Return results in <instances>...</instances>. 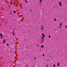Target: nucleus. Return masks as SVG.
<instances>
[{"label":"nucleus","mask_w":67,"mask_h":67,"mask_svg":"<svg viewBox=\"0 0 67 67\" xmlns=\"http://www.w3.org/2000/svg\"><path fill=\"white\" fill-rule=\"evenodd\" d=\"M9 44H7V46H9Z\"/></svg>","instance_id":"21"},{"label":"nucleus","mask_w":67,"mask_h":67,"mask_svg":"<svg viewBox=\"0 0 67 67\" xmlns=\"http://www.w3.org/2000/svg\"><path fill=\"white\" fill-rule=\"evenodd\" d=\"M0 36H1V37H2V36H3V35H2V34H0Z\"/></svg>","instance_id":"6"},{"label":"nucleus","mask_w":67,"mask_h":67,"mask_svg":"<svg viewBox=\"0 0 67 67\" xmlns=\"http://www.w3.org/2000/svg\"><path fill=\"white\" fill-rule=\"evenodd\" d=\"M42 36L44 38L45 37V36H44V35L43 34H42Z\"/></svg>","instance_id":"3"},{"label":"nucleus","mask_w":67,"mask_h":67,"mask_svg":"<svg viewBox=\"0 0 67 67\" xmlns=\"http://www.w3.org/2000/svg\"><path fill=\"white\" fill-rule=\"evenodd\" d=\"M59 5L60 7H62V4L61 3V2H59Z\"/></svg>","instance_id":"2"},{"label":"nucleus","mask_w":67,"mask_h":67,"mask_svg":"<svg viewBox=\"0 0 67 67\" xmlns=\"http://www.w3.org/2000/svg\"><path fill=\"white\" fill-rule=\"evenodd\" d=\"M13 12H14V13H16L15 11L14 10V11H13Z\"/></svg>","instance_id":"10"},{"label":"nucleus","mask_w":67,"mask_h":67,"mask_svg":"<svg viewBox=\"0 0 67 67\" xmlns=\"http://www.w3.org/2000/svg\"><path fill=\"white\" fill-rule=\"evenodd\" d=\"M44 54H43V57H44Z\"/></svg>","instance_id":"19"},{"label":"nucleus","mask_w":67,"mask_h":67,"mask_svg":"<svg viewBox=\"0 0 67 67\" xmlns=\"http://www.w3.org/2000/svg\"><path fill=\"white\" fill-rule=\"evenodd\" d=\"M54 21H55V22H56V19L55 18L54 19Z\"/></svg>","instance_id":"5"},{"label":"nucleus","mask_w":67,"mask_h":67,"mask_svg":"<svg viewBox=\"0 0 67 67\" xmlns=\"http://www.w3.org/2000/svg\"><path fill=\"white\" fill-rule=\"evenodd\" d=\"M38 45L37 44V46H38Z\"/></svg>","instance_id":"22"},{"label":"nucleus","mask_w":67,"mask_h":67,"mask_svg":"<svg viewBox=\"0 0 67 67\" xmlns=\"http://www.w3.org/2000/svg\"><path fill=\"white\" fill-rule=\"evenodd\" d=\"M40 29L41 30H44V27L42 26V27L40 28Z\"/></svg>","instance_id":"1"},{"label":"nucleus","mask_w":67,"mask_h":67,"mask_svg":"<svg viewBox=\"0 0 67 67\" xmlns=\"http://www.w3.org/2000/svg\"><path fill=\"white\" fill-rule=\"evenodd\" d=\"M49 57H51V56H49Z\"/></svg>","instance_id":"27"},{"label":"nucleus","mask_w":67,"mask_h":67,"mask_svg":"<svg viewBox=\"0 0 67 67\" xmlns=\"http://www.w3.org/2000/svg\"><path fill=\"white\" fill-rule=\"evenodd\" d=\"M25 2L26 3H27V1L26 0H25Z\"/></svg>","instance_id":"16"},{"label":"nucleus","mask_w":67,"mask_h":67,"mask_svg":"<svg viewBox=\"0 0 67 67\" xmlns=\"http://www.w3.org/2000/svg\"><path fill=\"white\" fill-rule=\"evenodd\" d=\"M59 63H58V66H59Z\"/></svg>","instance_id":"7"},{"label":"nucleus","mask_w":67,"mask_h":67,"mask_svg":"<svg viewBox=\"0 0 67 67\" xmlns=\"http://www.w3.org/2000/svg\"><path fill=\"white\" fill-rule=\"evenodd\" d=\"M10 4H12V2H10Z\"/></svg>","instance_id":"18"},{"label":"nucleus","mask_w":67,"mask_h":67,"mask_svg":"<svg viewBox=\"0 0 67 67\" xmlns=\"http://www.w3.org/2000/svg\"><path fill=\"white\" fill-rule=\"evenodd\" d=\"M1 38H2V37H1Z\"/></svg>","instance_id":"23"},{"label":"nucleus","mask_w":67,"mask_h":67,"mask_svg":"<svg viewBox=\"0 0 67 67\" xmlns=\"http://www.w3.org/2000/svg\"><path fill=\"white\" fill-rule=\"evenodd\" d=\"M26 67H27V65H26Z\"/></svg>","instance_id":"25"},{"label":"nucleus","mask_w":67,"mask_h":67,"mask_svg":"<svg viewBox=\"0 0 67 67\" xmlns=\"http://www.w3.org/2000/svg\"><path fill=\"white\" fill-rule=\"evenodd\" d=\"M13 35L14 36V32H13Z\"/></svg>","instance_id":"8"},{"label":"nucleus","mask_w":67,"mask_h":67,"mask_svg":"<svg viewBox=\"0 0 67 67\" xmlns=\"http://www.w3.org/2000/svg\"><path fill=\"white\" fill-rule=\"evenodd\" d=\"M5 39H4V40L3 41V43H5Z\"/></svg>","instance_id":"4"},{"label":"nucleus","mask_w":67,"mask_h":67,"mask_svg":"<svg viewBox=\"0 0 67 67\" xmlns=\"http://www.w3.org/2000/svg\"><path fill=\"white\" fill-rule=\"evenodd\" d=\"M60 27H61L60 26V27H59V28H60Z\"/></svg>","instance_id":"26"},{"label":"nucleus","mask_w":67,"mask_h":67,"mask_svg":"<svg viewBox=\"0 0 67 67\" xmlns=\"http://www.w3.org/2000/svg\"><path fill=\"white\" fill-rule=\"evenodd\" d=\"M30 11H32V9H30Z\"/></svg>","instance_id":"24"},{"label":"nucleus","mask_w":67,"mask_h":67,"mask_svg":"<svg viewBox=\"0 0 67 67\" xmlns=\"http://www.w3.org/2000/svg\"><path fill=\"white\" fill-rule=\"evenodd\" d=\"M42 40H44V38H43V37H42Z\"/></svg>","instance_id":"17"},{"label":"nucleus","mask_w":67,"mask_h":67,"mask_svg":"<svg viewBox=\"0 0 67 67\" xmlns=\"http://www.w3.org/2000/svg\"><path fill=\"white\" fill-rule=\"evenodd\" d=\"M41 47V48H42V47L44 48V45H43Z\"/></svg>","instance_id":"9"},{"label":"nucleus","mask_w":67,"mask_h":67,"mask_svg":"<svg viewBox=\"0 0 67 67\" xmlns=\"http://www.w3.org/2000/svg\"><path fill=\"white\" fill-rule=\"evenodd\" d=\"M53 67H55V65L54 64V65H53Z\"/></svg>","instance_id":"11"},{"label":"nucleus","mask_w":67,"mask_h":67,"mask_svg":"<svg viewBox=\"0 0 67 67\" xmlns=\"http://www.w3.org/2000/svg\"><path fill=\"white\" fill-rule=\"evenodd\" d=\"M51 37V36H49V38H50Z\"/></svg>","instance_id":"14"},{"label":"nucleus","mask_w":67,"mask_h":67,"mask_svg":"<svg viewBox=\"0 0 67 67\" xmlns=\"http://www.w3.org/2000/svg\"><path fill=\"white\" fill-rule=\"evenodd\" d=\"M41 3H42V0H40Z\"/></svg>","instance_id":"15"},{"label":"nucleus","mask_w":67,"mask_h":67,"mask_svg":"<svg viewBox=\"0 0 67 67\" xmlns=\"http://www.w3.org/2000/svg\"><path fill=\"white\" fill-rule=\"evenodd\" d=\"M46 67H48V65L47 64V65Z\"/></svg>","instance_id":"13"},{"label":"nucleus","mask_w":67,"mask_h":67,"mask_svg":"<svg viewBox=\"0 0 67 67\" xmlns=\"http://www.w3.org/2000/svg\"><path fill=\"white\" fill-rule=\"evenodd\" d=\"M65 27L66 28H67V26H65Z\"/></svg>","instance_id":"20"},{"label":"nucleus","mask_w":67,"mask_h":67,"mask_svg":"<svg viewBox=\"0 0 67 67\" xmlns=\"http://www.w3.org/2000/svg\"><path fill=\"white\" fill-rule=\"evenodd\" d=\"M60 25L61 26H62V23H60Z\"/></svg>","instance_id":"12"}]
</instances>
